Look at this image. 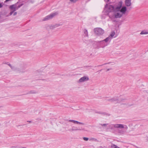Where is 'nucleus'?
Returning <instances> with one entry per match:
<instances>
[{
  "label": "nucleus",
  "instance_id": "obj_2",
  "mask_svg": "<svg viewBox=\"0 0 148 148\" xmlns=\"http://www.w3.org/2000/svg\"><path fill=\"white\" fill-rule=\"evenodd\" d=\"M18 3L17 2L14 4H13L10 6L9 7V8L11 11H13L14 12H15L23 5V3H21L20 5H18Z\"/></svg>",
  "mask_w": 148,
  "mask_h": 148
},
{
  "label": "nucleus",
  "instance_id": "obj_26",
  "mask_svg": "<svg viewBox=\"0 0 148 148\" xmlns=\"http://www.w3.org/2000/svg\"><path fill=\"white\" fill-rule=\"evenodd\" d=\"M100 125L102 126H106L107 125H108V124H100Z\"/></svg>",
  "mask_w": 148,
  "mask_h": 148
},
{
  "label": "nucleus",
  "instance_id": "obj_36",
  "mask_svg": "<svg viewBox=\"0 0 148 148\" xmlns=\"http://www.w3.org/2000/svg\"><path fill=\"white\" fill-rule=\"evenodd\" d=\"M27 122H29V123H31L32 121H27Z\"/></svg>",
  "mask_w": 148,
  "mask_h": 148
},
{
  "label": "nucleus",
  "instance_id": "obj_16",
  "mask_svg": "<svg viewBox=\"0 0 148 148\" xmlns=\"http://www.w3.org/2000/svg\"><path fill=\"white\" fill-rule=\"evenodd\" d=\"M62 24H56L54 25H51L50 26V28L51 29H53L60 26Z\"/></svg>",
  "mask_w": 148,
  "mask_h": 148
},
{
  "label": "nucleus",
  "instance_id": "obj_28",
  "mask_svg": "<svg viewBox=\"0 0 148 148\" xmlns=\"http://www.w3.org/2000/svg\"><path fill=\"white\" fill-rule=\"evenodd\" d=\"M8 65L10 67V68L12 69H13V67L12 66V65H11V64H8Z\"/></svg>",
  "mask_w": 148,
  "mask_h": 148
},
{
  "label": "nucleus",
  "instance_id": "obj_38",
  "mask_svg": "<svg viewBox=\"0 0 148 148\" xmlns=\"http://www.w3.org/2000/svg\"><path fill=\"white\" fill-rule=\"evenodd\" d=\"M106 64V63H105L104 64Z\"/></svg>",
  "mask_w": 148,
  "mask_h": 148
},
{
  "label": "nucleus",
  "instance_id": "obj_6",
  "mask_svg": "<svg viewBox=\"0 0 148 148\" xmlns=\"http://www.w3.org/2000/svg\"><path fill=\"white\" fill-rule=\"evenodd\" d=\"M57 14L58 13L57 12L45 16L42 20V21H44L50 20Z\"/></svg>",
  "mask_w": 148,
  "mask_h": 148
},
{
  "label": "nucleus",
  "instance_id": "obj_8",
  "mask_svg": "<svg viewBox=\"0 0 148 148\" xmlns=\"http://www.w3.org/2000/svg\"><path fill=\"white\" fill-rule=\"evenodd\" d=\"M127 100L126 98L124 97L123 96H120L119 97H118V101H117V103H120L121 102H124Z\"/></svg>",
  "mask_w": 148,
  "mask_h": 148
},
{
  "label": "nucleus",
  "instance_id": "obj_7",
  "mask_svg": "<svg viewBox=\"0 0 148 148\" xmlns=\"http://www.w3.org/2000/svg\"><path fill=\"white\" fill-rule=\"evenodd\" d=\"M89 79V78L88 76H84L80 78L79 80L77 81L78 83L84 82L87 81Z\"/></svg>",
  "mask_w": 148,
  "mask_h": 148
},
{
  "label": "nucleus",
  "instance_id": "obj_37",
  "mask_svg": "<svg viewBox=\"0 0 148 148\" xmlns=\"http://www.w3.org/2000/svg\"><path fill=\"white\" fill-rule=\"evenodd\" d=\"M108 1H109V0H107Z\"/></svg>",
  "mask_w": 148,
  "mask_h": 148
},
{
  "label": "nucleus",
  "instance_id": "obj_35",
  "mask_svg": "<svg viewBox=\"0 0 148 148\" xmlns=\"http://www.w3.org/2000/svg\"><path fill=\"white\" fill-rule=\"evenodd\" d=\"M5 64H8H8H8V62H5Z\"/></svg>",
  "mask_w": 148,
  "mask_h": 148
},
{
  "label": "nucleus",
  "instance_id": "obj_9",
  "mask_svg": "<svg viewBox=\"0 0 148 148\" xmlns=\"http://www.w3.org/2000/svg\"><path fill=\"white\" fill-rule=\"evenodd\" d=\"M107 15L113 21H115L112 20L113 19L115 18V13L114 12H110V13H108Z\"/></svg>",
  "mask_w": 148,
  "mask_h": 148
},
{
  "label": "nucleus",
  "instance_id": "obj_29",
  "mask_svg": "<svg viewBox=\"0 0 148 148\" xmlns=\"http://www.w3.org/2000/svg\"><path fill=\"white\" fill-rule=\"evenodd\" d=\"M17 14V13L16 12H14V13L13 14V16H15Z\"/></svg>",
  "mask_w": 148,
  "mask_h": 148
},
{
  "label": "nucleus",
  "instance_id": "obj_24",
  "mask_svg": "<svg viewBox=\"0 0 148 148\" xmlns=\"http://www.w3.org/2000/svg\"><path fill=\"white\" fill-rule=\"evenodd\" d=\"M78 0H70V1L72 2H73V3H75Z\"/></svg>",
  "mask_w": 148,
  "mask_h": 148
},
{
  "label": "nucleus",
  "instance_id": "obj_12",
  "mask_svg": "<svg viewBox=\"0 0 148 148\" xmlns=\"http://www.w3.org/2000/svg\"><path fill=\"white\" fill-rule=\"evenodd\" d=\"M118 97L117 96H115L112 98L111 99H108V101L111 102L116 101L117 102V101H118Z\"/></svg>",
  "mask_w": 148,
  "mask_h": 148
},
{
  "label": "nucleus",
  "instance_id": "obj_1",
  "mask_svg": "<svg viewBox=\"0 0 148 148\" xmlns=\"http://www.w3.org/2000/svg\"><path fill=\"white\" fill-rule=\"evenodd\" d=\"M108 127V129L111 130H114V128L124 129L126 130H127L128 128V127L127 125L121 124L109 125Z\"/></svg>",
  "mask_w": 148,
  "mask_h": 148
},
{
  "label": "nucleus",
  "instance_id": "obj_11",
  "mask_svg": "<svg viewBox=\"0 0 148 148\" xmlns=\"http://www.w3.org/2000/svg\"><path fill=\"white\" fill-rule=\"evenodd\" d=\"M84 130V128H81V129L80 128H78L76 127H72V129H71L69 130V131H75L77 130Z\"/></svg>",
  "mask_w": 148,
  "mask_h": 148
},
{
  "label": "nucleus",
  "instance_id": "obj_21",
  "mask_svg": "<svg viewBox=\"0 0 148 148\" xmlns=\"http://www.w3.org/2000/svg\"><path fill=\"white\" fill-rule=\"evenodd\" d=\"M115 35V32L114 31L112 32L110 35V36L111 37V38L112 39L113 37Z\"/></svg>",
  "mask_w": 148,
  "mask_h": 148
},
{
  "label": "nucleus",
  "instance_id": "obj_19",
  "mask_svg": "<svg viewBox=\"0 0 148 148\" xmlns=\"http://www.w3.org/2000/svg\"><path fill=\"white\" fill-rule=\"evenodd\" d=\"M140 35H146L148 34V31L144 30L142 31L140 33Z\"/></svg>",
  "mask_w": 148,
  "mask_h": 148
},
{
  "label": "nucleus",
  "instance_id": "obj_10",
  "mask_svg": "<svg viewBox=\"0 0 148 148\" xmlns=\"http://www.w3.org/2000/svg\"><path fill=\"white\" fill-rule=\"evenodd\" d=\"M69 122H72L74 124H79L81 125H84V124L82 122H79L78 121H75L73 120H68Z\"/></svg>",
  "mask_w": 148,
  "mask_h": 148
},
{
  "label": "nucleus",
  "instance_id": "obj_13",
  "mask_svg": "<svg viewBox=\"0 0 148 148\" xmlns=\"http://www.w3.org/2000/svg\"><path fill=\"white\" fill-rule=\"evenodd\" d=\"M123 4V2L122 1H119L118 4V6L116 7V9L117 10H119L121 9Z\"/></svg>",
  "mask_w": 148,
  "mask_h": 148
},
{
  "label": "nucleus",
  "instance_id": "obj_14",
  "mask_svg": "<svg viewBox=\"0 0 148 148\" xmlns=\"http://www.w3.org/2000/svg\"><path fill=\"white\" fill-rule=\"evenodd\" d=\"M125 5L127 7L130 6L131 5V0H125Z\"/></svg>",
  "mask_w": 148,
  "mask_h": 148
},
{
  "label": "nucleus",
  "instance_id": "obj_27",
  "mask_svg": "<svg viewBox=\"0 0 148 148\" xmlns=\"http://www.w3.org/2000/svg\"><path fill=\"white\" fill-rule=\"evenodd\" d=\"M14 12L13 11H11L9 13V15L10 16L11 15L13 14V13Z\"/></svg>",
  "mask_w": 148,
  "mask_h": 148
},
{
  "label": "nucleus",
  "instance_id": "obj_4",
  "mask_svg": "<svg viewBox=\"0 0 148 148\" xmlns=\"http://www.w3.org/2000/svg\"><path fill=\"white\" fill-rule=\"evenodd\" d=\"M114 6L112 5H108V4H106L105 6V12L106 13H109L113 11Z\"/></svg>",
  "mask_w": 148,
  "mask_h": 148
},
{
  "label": "nucleus",
  "instance_id": "obj_18",
  "mask_svg": "<svg viewBox=\"0 0 148 148\" xmlns=\"http://www.w3.org/2000/svg\"><path fill=\"white\" fill-rule=\"evenodd\" d=\"M122 15L120 14V13L117 12L116 14H115V18H121L122 16Z\"/></svg>",
  "mask_w": 148,
  "mask_h": 148
},
{
  "label": "nucleus",
  "instance_id": "obj_25",
  "mask_svg": "<svg viewBox=\"0 0 148 148\" xmlns=\"http://www.w3.org/2000/svg\"><path fill=\"white\" fill-rule=\"evenodd\" d=\"M83 139L84 140L87 141L88 140L89 138H88L84 137L83 138Z\"/></svg>",
  "mask_w": 148,
  "mask_h": 148
},
{
  "label": "nucleus",
  "instance_id": "obj_32",
  "mask_svg": "<svg viewBox=\"0 0 148 148\" xmlns=\"http://www.w3.org/2000/svg\"><path fill=\"white\" fill-rule=\"evenodd\" d=\"M2 7V5L1 3H0V8Z\"/></svg>",
  "mask_w": 148,
  "mask_h": 148
},
{
  "label": "nucleus",
  "instance_id": "obj_15",
  "mask_svg": "<svg viewBox=\"0 0 148 148\" xmlns=\"http://www.w3.org/2000/svg\"><path fill=\"white\" fill-rule=\"evenodd\" d=\"M126 7L125 6H123L120 10V12L123 14H125L126 11Z\"/></svg>",
  "mask_w": 148,
  "mask_h": 148
},
{
  "label": "nucleus",
  "instance_id": "obj_34",
  "mask_svg": "<svg viewBox=\"0 0 148 148\" xmlns=\"http://www.w3.org/2000/svg\"><path fill=\"white\" fill-rule=\"evenodd\" d=\"M107 3H108L109 1H108L107 0H104Z\"/></svg>",
  "mask_w": 148,
  "mask_h": 148
},
{
  "label": "nucleus",
  "instance_id": "obj_31",
  "mask_svg": "<svg viewBox=\"0 0 148 148\" xmlns=\"http://www.w3.org/2000/svg\"><path fill=\"white\" fill-rule=\"evenodd\" d=\"M30 93H35V92H34L33 91H30Z\"/></svg>",
  "mask_w": 148,
  "mask_h": 148
},
{
  "label": "nucleus",
  "instance_id": "obj_23",
  "mask_svg": "<svg viewBox=\"0 0 148 148\" xmlns=\"http://www.w3.org/2000/svg\"><path fill=\"white\" fill-rule=\"evenodd\" d=\"M90 140H92V141H97V139L95 138H92L89 139Z\"/></svg>",
  "mask_w": 148,
  "mask_h": 148
},
{
  "label": "nucleus",
  "instance_id": "obj_3",
  "mask_svg": "<svg viewBox=\"0 0 148 148\" xmlns=\"http://www.w3.org/2000/svg\"><path fill=\"white\" fill-rule=\"evenodd\" d=\"M95 33L99 36L102 35L104 32V30L101 28H96L94 29Z\"/></svg>",
  "mask_w": 148,
  "mask_h": 148
},
{
  "label": "nucleus",
  "instance_id": "obj_22",
  "mask_svg": "<svg viewBox=\"0 0 148 148\" xmlns=\"http://www.w3.org/2000/svg\"><path fill=\"white\" fill-rule=\"evenodd\" d=\"M124 132L125 131H124L120 130H118V133L121 134H124Z\"/></svg>",
  "mask_w": 148,
  "mask_h": 148
},
{
  "label": "nucleus",
  "instance_id": "obj_30",
  "mask_svg": "<svg viewBox=\"0 0 148 148\" xmlns=\"http://www.w3.org/2000/svg\"><path fill=\"white\" fill-rule=\"evenodd\" d=\"M112 68H110V69H108L106 71H109L110 70H112Z\"/></svg>",
  "mask_w": 148,
  "mask_h": 148
},
{
  "label": "nucleus",
  "instance_id": "obj_20",
  "mask_svg": "<svg viewBox=\"0 0 148 148\" xmlns=\"http://www.w3.org/2000/svg\"><path fill=\"white\" fill-rule=\"evenodd\" d=\"M84 33L85 34V35L86 36H88V32L87 30L86 29H84Z\"/></svg>",
  "mask_w": 148,
  "mask_h": 148
},
{
  "label": "nucleus",
  "instance_id": "obj_39",
  "mask_svg": "<svg viewBox=\"0 0 148 148\" xmlns=\"http://www.w3.org/2000/svg\"><path fill=\"white\" fill-rule=\"evenodd\" d=\"M23 148H25V147H23Z\"/></svg>",
  "mask_w": 148,
  "mask_h": 148
},
{
  "label": "nucleus",
  "instance_id": "obj_5",
  "mask_svg": "<svg viewBox=\"0 0 148 148\" xmlns=\"http://www.w3.org/2000/svg\"><path fill=\"white\" fill-rule=\"evenodd\" d=\"M111 37H110V36L107 37L105 39L99 42H100L102 43L103 45L101 46L102 48H103L106 46H107L108 44H107V43L109 41L110 42V41L111 40Z\"/></svg>",
  "mask_w": 148,
  "mask_h": 148
},
{
  "label": "nucleus",
  "instance_id": "obj_17",
  "mask_svg": "<svg viewBox=\"0 0 148 148\" xmlns=\"http://www.w3.org/2000/svg\"><path fill=\"white\" fill-rule=\"evenodd\" d=\"M96 113H97L101 114L102 115H106L108 116H109L110 115V114H108V113H106L105 112H96Z\"/></svg>",
  "mask_w": 148,
  "mask_h": 148
},
{
  "label": "nucleus",
  "instance_id": "obj_33",
  "mask_svg": "<svg viewBox=\"0 0 148 148\" xmlns=\"http://www.w3.org/2000/svg\"><path fill=\"white\" fill-rule=\"evenodd\" d=\"M105 18V17H103V16H101V18L102 19Z\"/></svg>",
  "mask_w": 148,
  "mask_h": 148
}]
</instances>
